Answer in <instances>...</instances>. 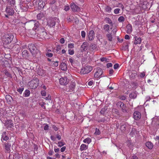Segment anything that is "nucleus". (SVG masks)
<instances>
[{"label": "nucleus", "mask_w": 159, "mask_h": 159, "mask_svg": "<svg viewBox=\"0 0 159 159\" xmlns=\"http://www.w3.org/2000/svg\"><path fill=\"white\" fill-rule=\"evenodd\" d=\"M39 84V80L38 78H35L29 81L28 84V85L31 89H34L36 88Z\"/></svg>", "instance_id": "obj_1"}, {"label": "nucleus", "mask_w": 159, "mask_h": 159, "mask_svg": "<svg viewBox=\"0 0 159 159\" xmlns=\"http://www.w3.org/2000/svg\"><path fill=\"white\" fill-rule=\"evenodd\" d=\"M15 34H6L3 36V40L6 44H8L11 43L14 39Z\"/></svg>", "instance_id": "obj_2"}, {"label": "nucleus", "mask_w": 159, "mask_h": 159, "mask_svg": "<svg viewBox=\"0 0 159 159\" xmlns=\"http://www.w3.org/2000/svg\"><path fill=\"white\" fill-rule=\"evenodd\" d=\"M29 49L34 57H35L37 54L38 51L36 47L34 44H31L28 46Z\"/></svg>", "instance_id": "obj_3"}, {"label": "nucleus", "mask_w": 159, "mask_h": 159, "mask_svg": "<svg viewBox=\"0 0 159 159\" xmlns=\"http://www.w3.org/2000/svg\"><path fill=\"white\" fill-rule=\"evenodd\" d=\"M59 21L58 19L55 18L50 20H49L48 21V25L50 27H53L55 26L57 23H58Z\"/></svg>", "instance_id": "obj_4"}, {"label": "nucleus", "mask_w": 159, "mask_h": 159, "mask_svg": "<svg viewBox=\"0 0 159 159\" xmlns=\"http://www.w3.org/2000/svg\"><path fill=\"white\" fill-rule=\"evenodd\" d=\"M92 70V68L91 66H87L81 68L80 73L83 74H87L90 72Z\"/></svg>", "instance_id": "obj_5"}, {"label": "nucleus", "mask_w": 159, "mask_h": 159, "mask_svg": "<svg viewBox=\"0 0 159 159\" xmlns=\"http://www.w3.org/2000/svg\"><path fill=\"white\" fill-rule=\"evenodd\" d=\"M103 71L100 68H97V70L95 73L94 76L95 78H99L103 76L104 75H103Z\"/></svg>", "instance_id": "obj_6"}, {"label": "nucleus", "mask_w": 159, "mask_h": 159, "mask_svg": "<svg viewBox=\"0 0 159 159\" xmlns=\"http://www.w3.org/2000/svg\"><path fill=\"white\" fill-rule=\"evenodd\" d=\"M28 24L30 25H34V28L35 30H36L38 28L40 27L41 26L40 25L39 22L36 20H30Z\"/></svg>", "instance_id": "obj_7"}, {"label": "nucleus", "mask_w": 159, "mask_h": 159, "mask_svg": "<svg viewBox=\"0 0 159 159\" xmlns=\"http://www.w3.org/2000/svg\"><path fill=\"white\" fill-rule=\"evenodd\" d=\"M12 7L11 6H8L6 9V11L8 15L12 16L14 13V11Z\"/></svg>", "instance_id": "obj_8"}, {"label": "nucleus", "mask_w": 159, "mask_h": 159, "mask_svg": "<svg viewBox=\"0 0 159 159\" xmlns=\"http://www.w3.org/2000/svg\"><path fill=\"white\" fill-rule=\"evenodd\" d=\"M116 105L117 107H120L121 108L122 111L123 112H127L125 105L121 102H118L116 103Z\"/></svg>", "instance_id": "obj_9"}, {"label": "nucleus", "mask_w": 159, "mask_h": 159, "mask_svg": "<svg viewBox=\"0 0 159 159\" xmlns=\"http://www.w3.org/2000/svg\"><path fill=\"white\" fill-rule=\"evenodd\" d=\"M69 82V80L67 77H64L61 78L59 79V83L61 85H66Z\"/></svg>", "instance_id": "obj_10"}, {"label": "nucleus", "mask_w": 159, "mask_h": 159, "mask_svg": "<svg viewBox=\"0 0 159 159\" xmlns=\"http://www.w3.org/2000/svg\"><path fill=\"white\" fill-rule=\"evenodd\" d=\"M89 43L86 42L83 43L81 47V52L86 51L89 46Z\"/></svg>", "instance_id": "obj_11"}, {"label": "nucleus", "mask_w": 159, "mask_h": 159, "mask_svg": "<svg viewBox=\"0 0 159 159\" xmlns=\"http://www.w3.org/2000/svg\"><path fill=\"white\" fill-rule=\"evenodd\" d=\"M75 86V82L72 81L68 88L66 89V91L68 92H72L74 90Z\"/></svg>", "instance_id": "obj_12"}, {"label": "nucleus", "mask_w": 159, "mask_h": 159, "mask_svg": "<svg viewBox=\"0 0 159 159\" xmlns=\"http://www.w3.org/2000/svg\"><path fill=\"white\" fill-rule=\"evenodd\" d=\"M134 119L136 120H139L141 118V114L139 111H135L133 114Z\"/></svg>", "instance_id": "obj_13"}, {"label": "nucleus", "mask_w": 159, "mask_h": 159, "mask_svg": "<svg viewBox=\"0 0 159 159\" xmlns=\"http://www.w3.org/2000/svg\"><path fill=\"white\" fill-rule=\"evenodd\" d=\"M20 8L23 11H26L27 10L29 6L27 4L24 2H20Z\"/></svg>", "instance_id": "obj_14"}, {"label": "nucleus", "mask_w": 159, "mask_h": 159, "mask_svg": "<svg viewBox=\"0 0 159 159\" xmlns=\"http://www.w3.org/2000/svg\"><path fill=\"white\" fill-rule=\"evenodd\" d=\"M71 7L72 10L75 11H78L80 10V7L75 3L71 4Z\"/></svg>", "instance_id": "obj_15"}, {"label": "nucleus", "mask_w": 159, "mask_h": 159, "mask_svg": "<svg viewBox=\"0 0 159 159\" xmlns=\"http://www.w3.org/2000/svg\"><path fill=\"white\" fill-rule=\"evenodd\" d=\"M94 31L93 30H91L89 33V40H92L94 37Z\"/></svg>", "instance_id": "obj_16"}, {"label": "nucleus", "mask_w": 159, "mask_h": 159, "mask_svg": "<svg viewBox=\"0 0 159 159\" xmlns=\"http://www.w3.org/2000/svg\"><path fill=\"white\" fill-rule=\"evenodd\" d=\"M45 30L44 27L42 26H40L39 28L36 30L37 35L36 36H38L41 33V32L44 31Z\"/></svg>", "instance_id": "obj_17"}, {"label": "nucleus", "mask_w": 159, "mask_h": 159, "mask_svg": "<svg viewBox=\"0 0 159 159\" xmlns=\"http://www.w3.org/2000/svg\"><path fill=\"white\" fill-rule=\"evenodd\" d=\"M135 41L134 44H140L141 42V39L140 37L135 36L134 37Z\"/></svg>", "instance_id": "obj_18"}, {"label": "nucleus", "mask_w": 159, "mask_h": 159, "mask_svg": "<svg viewBox=\"0 0 159 159\" xmlns=\"http://www.w3.org/2000/svg\"><path fill=\"white\" fill-rule=\"evenodd\" d=\"M35 30L33 28V29L29 30H28V32L30 34V35L32 36H34L35 37L37 35V32L36 30L35 31L34 30Z\"/></svg>", "instance_id": "obj_19"}, {"label": "nucleus", "mask_w": 159, "mask_h": 159, "mask_svg": "<svg viewBox=\"0 0 159 159\" xmlns=\"http://www.w3.org/2000/svg\"><path fill=\"white\" fill-rule=\"evenodd\" d=\"M6 134H7L6 132H3L1 138V140L2 141V140L7 141L9 139V137L7 136Z\"/></svg>", "instance_id": "obj_20"}, {"label": "nucleus", "mask_w": 159, "mask_h": 159, "mask_svg": "<svg viewBox=\"0 0 159 159\" xmlns=\"http://www.w3.org/2000/svg\"><path fill=\"white\" fill-rule=\"evenodd\" d=\"M38 8L39 9L43 8L45 5V3L43 2L42 0H40L38 3Z\"/></svg>", "instance_id": "obj_21"}, {"label": "nucleus", "mask_w": 159, "mask_h": 159, "mask_svg": "<svg viewBox=\"0 0 159 159\" xmlns=\"http://www.w3.org/2000/svg\"><path fill=\"white\" fill-rule=\"evenodd\" d=\"M60 68L63 70H66L67 69V66L64 62H62L60 65Z\"/></svg>", "instance_id": "obj_22"}, {"label": "nucleus", "mask_w": 159, "mask_h": 159, "mask_svg": "<svg viewBox=\"0 0 159 159\" xmlns=\"http://www.w3.org/2000/svg\"><path fill=\"white\" fill-rule=\"evenodd\" d=\"M146 146L149 149H152L153 147V144L150 142H148L146 143Z\"/></svg>", "instance_id": "obj_23"}, {"label": "nucleus", "mask_w": 159, "mask_h": 159, "mask_svg": "<svg viewBox=\"0 0 159 159\" xmlns=\"http://www.w3.org/2000/svg\"><path fill=\"white\" fill-rule=\"evenodd\" d=\"M22 55L24 58H27L28 57V52L27 50H24L22 52Z\"/></svg>", "instance_id": "obj_24"}, {"label": "nucleus", "mask_w": 159, "mask_h": 159, "mask_svg": "<svg viewBox=\"0 0 159 159\" xmlns=\"http://www.w3.org/2000/svg\"><path fill=\"white\" fill-rule=\"evenodd\" d=\"M127 28V33L128 34L130 33L132 31V27L129 24L126 26Z\"/></svg>", "instance_id": "obj_25"}, {"label": "nucleus", "mask_w": 159, "mask_h": 159, "mask_svg": "<svg viewBox=\"0 0 159 159\" xmlns=\"http://www.w3.org/2000/svg\"><path fill=\"white\" fill-rule=\"evenodd\" d=\"M88 146L85 144H82L80 147V150L81 151L86 150L88 149Z\"/></svg>", "instance_id": "obj_26"}, {"label": "nucleus", "mask_w": 159, "mask_h": 159, "mask_svg": "<svg viewBox=\"0 0 159 159\" xmlns=\"http://www.w3.org/2000/svg\"><path fill=\"white\" fill-rule=\"evenodd\" d=\"M44 16V14L43 12H40L37 15V17L38 20H41Z\"/></svg>", "instance_id": "obj_27"}, {"label": "nucleus", "mask_w": 159, "mask_h": 159, "mask_svg": "<svg viewBox=\"0 0 159 159\" xmlns=\"http://www.w3.org/2000/svg\"><path fill=\"white\" fill-rule=\"evenodd\" d=\"M3 73L7 77L12 78L11 74L8 72L7 70H5L3 71Z\"/></svg>", "instance_id": "obj_28"}, {"label": "nucleus", "mask_w": 159, "mask_h": 159, "mask_svg": "<svg viewBox=\"0 0 159 159\" xmlns=\"http://www.w3.org/2000/svg\"><path fill=\"white\" fill-rule=\"evenodd\" d=\"M111 34L112 33H110L106 34L107 39L110 41H111L112 40L113 37Z\"/></svg>", "instance_id": "obj_29"}, {"label": "nucleus", "mask_w": 159, "mask_h": 159, "mask_svg": "<svg viewBox=\"0 0 159 159\" xmlns=\"http://www.w3.org/2000/svg\"><path fill=\"white\" fill-rule=\"evenodd\" d=\"M129 97L130 98H135L137 97L136 93L135 92H133L129 95Z\"/></svg>", "instance_id": "obj_30"}, {"label": "nucleus", "mask_w": 159, "mask_h": 159, "mask_svg": "<svg viewBox=\"0 0 159 159\" xmlns=\"http://www.w3.org/2000/svg\"><path fill=\"white\" fill-rule=\"evenodd\" d=\"M30 94V91L28 89H26L25 91L24 95V96L25 97H28L29 96Z\"/></svg>", "instance_id": "obj_31"}, {"label": "nucleus", "mask_w": 159, "mask_h": 159, "mask_svg": "<svg viewBox=\"0 0 159 159\" xmlns=\"http://www.w3.org/2000/svg\"><path fill=\"white\" fill-rule=\"evenodd\" d=\"M11 145L8 143H6L5 144V149L7 151H9L10 150Z\"/></svg>", "instance_id": "obj_32"}, {"label": "nucleus", "mask_w": 159, "mask_h": 159, "mask_svg": "<svg viewBox=\"0 0 159 159\" xmlns=\"http://www.w3.org/2000/svg\"><path fill=\"white\" fill-rule=\"evenodd\" d=\"M41 32V33H40V34L38 36V37H39L41 38H44L45 36L46 35V32L45 31V30Z\"/></svg>", "instance_id": "obj_33"}, {"label": "nucleus", "mask_w": 159, "mask_h": 159, "mask_svg": "<svg viewBox=\"0 0 159 159\" xmlns=\"http://www.w3.org/2000/svg\"><path fill=\"white\" fill-rule=\"evenodd\" d=\"M8 2L10 4L11 6L13 7L15 4V0H7Z\"/></svg>", "instance_id": "obj_34"}, {"label": "nucleus", "mask_w": 159, "mask_h": 159, "mask_svg": "<svg viewBox=\"0 0 159 159\" xmlns=\"http://www.w3.org/2000/svg\"><path fill=\"white\" fill-rule=\"evenodd\" d=\"M91 142V139L89 138H88L83 140V142L85 143L89 144Z\"/></svg>", "instance_id": "obj_35"}, {"label": "nucleus", "mask_w": 159, "mask_h": 159, "mask_svg": "<svg viewBox=\"0 0 159 159\" xmlns=\"http://www.w3.org/2000/svg\"><path fill=\"white\" fill-rule=\"evenodd\" d=\"M137 75L135 71L131 72L130 75V77L131 78L134 79Z\"/></svg>", "instance_id": "obj_36"}, {"label": "nucleus", "mask_w": 159, "mask_h": 159, "mask_svg": "<svg viewBox=\"0 0 159 159\" xmlns=\"http://www.w3.org/2000/svg\"><path fill=\"white\" fill-rule=\"evenodd\" d=\"M107 107H105L104 108H102L100 111V113L102 114H104L105 112L107 111Z\"/></svg>", "instance_id": "obj_37"}, {"label": "nucleus", "mask_w": 159, "mask_h": 159, "mask_svg": "<svg viewBox=\"0 0 159 159\" xmlns=\"http://www.w3.org/2000/svg\"><path fill=\"white\" fill-rule=\"evenodd\" d=\"M6 99L8 102H11L12 100V97L10 95H7L5 97Z\"/></svg>", "instance_id": "obj_38"}, {"label": "nucleus", "mask_w": 159, "mask_h": 159, "mask_svg": "<svg viewBox=\"0 0 159 159\" xmlns=\"http://www.w3.org/2000/svg\"><path fill=\"white\" fill-rule=\"evenodd\" d=\"M104 29L107 32H109V26L107 24L105 25L104 26Z\"/></svg>", "instance_id": "obj_39"}, {"label": "nucleus", "mask_w": 159, "mask_h": 159, "mask_svg": "<svg viewBox=\"0 0 159 159\" xmlns=\"http://www.w3.org/2000/svg\"><path fill=\"white\" fill-rule=\"evenodd\" d=\"M5 124L6 125H12V121L11 120H7L5 121Z\"/></svg>", "instance_id": "obj_40"}, {"label": "nucleus", "mask_w": 159, "mask_h": 159, "mask_svg": "<svg viewBox=\"0 0 159 159\" xmlns=\"http://www.w3.org/2000/svg\"><path fill=\"white\" fill-rule=\"evenodd\" d=\"M90 48L92 49L93 50H94L96 48V45L95 44H91L89 46Z\"/></svg>", "instance_id": "obj_41"}, {"label": "nucleus", "mask_w": 159, "mask_h": 159, "mask_svg": "<svg viewBox=\"0 0 159 159\" xmlns=\"http://www.w3.org/2000/svg\"><path fill=\"white\" fill-rule=\"evenodd\" d=\"M44 71L42 70H39L37 73L39 75L42 76L44 74Z\"/></svg>", "instance_id": "obj_42"}, {"label": "nucleus", "mask_w": 159, "mask_h": 159, "mask_svg": "<svg viewBox=\"0 0 159 159\" xmlns=\"http://www.w3.org/2000/svg\"><path fill=\"white\" fill-rule=\"evenodd\" d=\"M125 18L123 16H120L118 19V20L120 22H123Z\"/></svg>", "instance_id": "obj_43"}, {"label": "nucleus", "mask_w": 159, "mask_h": 159, "mask_svg": "<svg viewBox=\"0 0 159 159\" xmlns=\"http://www.w3.org/2000/svg\"><path fill=\"white\" fill-rule=\"evenodd\" d=\"M57 144L58 146L61 147L64 145L65 143L61 141L58 142Z\"/></svg>", "instance_id": "obj_44"}, {"label": "nucleus", "mask_w": 159, "mask_h": 159, "mask_svg": "<svg viewBox=\"0 0 159 159\" xmlns=\"http://www.w3.org/2000/svg\"><path fill=\"white\" fill-rule=\"evenodd\" d=\"M52 64L55 66H57L58 65V61H52Z\"/></svg>", "instance_id": "obj_45"}, {"label": "nucleus", "mask_w": 159, "mask_h": 159, "mask_svg": "<svg viewBox=\"0 0 159 159\" xmlns=\"http://www.w3.org/2000/svg\"><path fill=\"white\" fill-rule=\"evenodd\" d=\"M120 129L122 131H125L126 129L125 125H121L120 127Z\"/></svg>", "instance_id": "obj_46"}, {"label": "nucleus", "mask_w": 159, "mask_h": 159, "mask_svg": "<svg viewBox=\"0 0 159 159\" xmlns=\"http://www.w3.org/2000/svg\"><path fill=\"white\" fill-rule=\"evenodd\" d=\"M24 89V88H19L17 90V92H18L20 94H21Z\"/></svg>", "instance_id": "obj_47"}, {"label": "nucleus", "mask_w": 159, "mask_h": 159, "mask_svg": "<svg viewBox=\"0 0 159 159\" xmlns=\"http://www.w3.org/2000/svg\"><path fill=\"white\" fill-rule=\"evenodd\" d=\"M13 158L14 159H19L20 158V157L18 154H16Z\"/></svg>", "instance_id": "obj_48"}, {"label": "nucleus", "mask_w": 159, "mask_h": 159, "mask_svg": "<svg viewBox=\"0 0 159 159\" xmlns=\"http://www.w3.org/2000/svg\"><path fill=\"white\" fill-rule=\"evenodd\" d=\"M106 10L107 11L109 12L111 10V8L108 6H107L106 8Z\"/></svg>", "instance_id": "obj_49"}, {"label": "nucleus", "mask_w": 159, "mask_h": 159, "mask_svg": "<svg viewBox=\"0 0 159 159\" xmlns=\"http://www.w3.org/2000/svg\"><path fill=\"white\" fill-rule=\"evenodd\" d=\"M105 20L108 24H111L112 23L111 20L109 18H106Z\"/></svg>", "instance_id": "obj_50"}, {"label": "nucleus", "mask_w": 159, "mask_h": 159, "mask_svg": "<svg viewBox=\"0 0 159 159\" xmlns=\"http://www.w3.org/2000/svg\"><path fill=\"white\" fill-rule=\"evenodd\" d=\"M46 56L51 57H52L53 55L52 53H49L48 52H47L46 54Z\"/></svg>", "instance_id": "obj_51"}, {"label": "nucleus", "mask_w": 159, "mask_h": 159, "mask_svg": "<svg viewBox=\"0 0 159 159\" xmlns=\"http://www.w3.org/2000/svg\"><path fill=\"white\" fill-rule=\"evenodd\" d=\"M69 61L71 63L72 65H73V64L74 63V60L73 58L71 57L69 58Z\"/></svg>", "instance_id": "obj_52"}, {"label": "nucleus", "mask_w": 159, "mask_h": 159, "mask_svg": "<svg viewBox=\"0 0 159 159\" xmlns=\"http://www.w3.org/2000/svg\"><path fill=\"white\" fill-rule=\"evenodd\" d=\"M120 9L119 8H116L114 11V12L115 14H117L119 13Z\"/></svg>", "instance_id": "obj_53"}, {"label": "nucleus", "mask_w": 159, "mask_h": 159, "mask_svg": "<svg viewBox=\"0 0 159 159\" xmlns=\"http://www.w3.org/2000/svg\"><path fill=\"white\" fill-rule=\"evenodd\" d=\"M69 54L70 55H72L74 54V51L73 50L69 49L68 50Z\"/></svg>", "instance_id": "obj_54"}, {"label": "nucleus", "mask_w": 159, "mask_h": 159, "mask_svg": "<svg viewBox=\"0 0 159 159\" xmlns=\"http://www.w3.org/2000/svg\"><path fill=\"white\" fill-rule=\"evenodd\" d=\"M95 134H96L98 135H99L100 134L99 130L98 129H97V128L96 129L95 132Z\"/></svg>", "instance_id": "obj_55"}, {"label": "nucleus", "mask_w": 159, "mask_h": 159, "mask_svg": "<svg viewBox=\"0 0 159 159\" xmlns=\"http://www.w3.org/2000/svg\"><path fill=\"white\" fill-rule=\"evenodd\" d=\"M17 46H16L13 49H14V50H17L16 52H20V48H18V47H17Z\"/></svg>", "instance_id": "obj_56"}, {"label": "nucleus", "mask_w": 159, "mask_h": 159, "mask_svg": "<svg viewBox=\"0 0 159 159\" xmlns=\"http://www.w3.org/2000/svg\"><path fill=\"white\" fill-rule=\"evenodd\" d=\"M85 32L84 31H81V35L83 38H84L85 37Z\"/></svg>", "instance_id": "obj_57"}, {"label": "nucleus", "mask_w": 159, "mask_h": 159, "mask_svg": "<svg viewBox=\"0 0 159 159\" xmlns=\"http://www.w3.org/2000/svg\"><path fill=\"white\" fill-rule=\"evenodd\" d=\"M100 60L102 61H105L106 62H108L107 59L106 57H102L101 59Z\"/></svg>", "instance_id": "obj_58"}, {"label": "nucleus", "mask_w": 159, "mask_h": 159, "mask_svg": "<svg viewBox=\"0 0 159 159\" xmlns=\"http://www.w3.org/2000/svg\"><path fill=\"white\" fill-rule=\"evenodd\" d=\"M68 47L69 48H73L74 47V44H68Z\"/></svg>", "instance_id": "obj_59"}, {"label": "nucleus", "mask_w": 159, "mask_h": 159, "mask_svg": "<svg viewBox=\"0 0 159 159\" xmlns=\"http://www.w3.org/2000/svg\"><path fill=\"white\" fill-rule=\"evenodd\" d=\"M60 42L61 43H63L65 42V40L63 38H61L60 40Z\"/></svg>", "instance_id": "obj_60"}, {"label": "nucleus", "mask_w": 159, "mask_h": 159, "mask_svg": "<svg viewBox=\"0 0 159 159\" xmlns=\"http://www.w3.org/2000/svg\"><path fill=\"white\" fill-rule=\"evenodd\" d=\"M119 67V64H116L114 66V69H117Z\"/></svg>", "instance_id": "obj_61"}, {"label": "nucleus", "mask_w": 159, "mask_h": 159, "mask_svg": "<svg viewBox=\"0 0 159 159\" xmlns=\"http://www.w3.org/2000/svg\"><path fill=\"white\" fill-rule=\"evenodd\" d=\"M41 93L42 96H45L46 93L45 91H41Z\"/></svg>", "instance_id": "obj_62"}, {"label": "nucleus", "mask_w": 159, "mask_h": 159, "mask_svg": "<svg viewBox=\"0 0 159 159\" xmlns=\"http://www.w3.org/2000/svg\"><path fill=\"white\" fill-rule=\"evenodd\" d=\"M66 149V147L65 146L62 147L61 149V151L62 152H63Z\"/></svg>", "instance_id": "obj_63"}, {"label": "nucleus", "mask_w": 159, "mask_h": 159, "mask_svg": "<svg viewBox=\"0 0 159 159\" xmlns=\"http://www.w3.org/2000/svg\"><path fill=\"white\" fill-rule=\"evenodd\" d=\"M48 125H46L44 128V129L45 130H47L48 129Z\"/></svg>", "instance_id": "obj_64"}]
</instances>
